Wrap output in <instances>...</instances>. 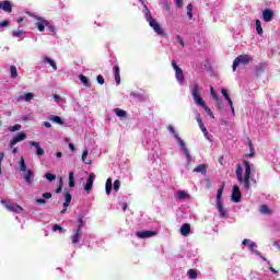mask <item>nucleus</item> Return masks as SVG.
Instances as JSON below:
<instances>
[{"label":"nucleus","instance_id":"nucleus-3","mask_svg":"<svg viewBox=\"0 0 280 280\" xmlns=\"http://www.w3.org/2000/svg\"><path fill=\"white\" fill-rule=\"evenodd\" d=\"M147 21L150 27H152L155 34H158V36H162V37L165 36V31H163V28L161 27V24H159V22H156V20L152 18V13H150V11L147 12Z\"/></svg>","mask_w":280,"mask_h":280},{"label":"nucleus","instance_id":"nucleus-7","mask_svg":"<svg viewBox=\"0 0 280 280\" xmlns=\"http://www.w3.org/2000/svg\"><path fill=\"white\" fill-rule=\"evenodd\" d=\"M0 202L1 205H4L8 211H12L13 213H19V211H23V208L16 203L8 202L4 199H2Z\"/></svg>","mask_w":280,"mask_h":280},{"label":"nucleus","instance_id":"nucleus-63","mask_svg":"<svg viewBox=\"0 0 280 280\" xmlns=\"http://www.w3.org/2000/svg\"><path fill=\"white\" fill-rule=\"evenodd\" d=\"M44 126H45V128H51V122L45 121V122H44Z\"/></svg>","mask_w":280,"mask_h":280},{"label":"nucleus","instance_id":"nucleus-36","mask_svg":"<svg viewBox=\"0 0 280 280\" xmlns=\"http://www.w3.org/2000/svg\"><path fill=\"white\" fill-rule=\"evenodd\" d=\"M20 170L21 172H27V164H25V159L23 158L20 160Z\"/></svg>","mask_w":280,"mask_h":280},{"label":"nucleus","instance_id":"nucleus-54","mask_svg":"<svg viewBox=\"0 0 280 280\" xmlns=\"http://www.w3.org/2000/svg\"><path fill=\"white\" fill-rule=\"evenodd\" d=\"M8 25H10L9 20H4V21L0 22V27H8Z\"/></svg>","mask_w":280,"mask_h":280},{"label":"nucleus","instance_id":"nucleus-40","mask_svg":"<svg viewBox=\"0 0 280 280\" xmlns=\"http://www.w3.org/2000/svg\"><path fill=\"white\" fill-rule=\"evenodd\" d=\"M22 100H24V102H30L34 100V94L28 92L22 97Z\"/></svg>","mask_w":280,"mask_h":280},{"label":"nucleus","instance_id":"nucleus-4","mask_svg":"<svg viewBox=\"0 0 280 280\" xmlns=\"http://www.w3.org/2000/svg\"><path fill=\"white\" fill-rule=\"evenodd\" d=\"M253 61V57L249 55H240L237 56L232 65V71H237V67H240V65H249V62Z\"/></svg>","mask_w":280,"mask_h":280},{"label":"nucleus","instance_id":"nucleus-50","mask_svg":"<svg viewBox=\"0 0 280 280\" xmlns=\"http://www.w3.org/2000/svg\"><path fill=\"white\" fill-rule=\"evenodd\" d=\"M167 130L171 132V135H174V137H176L177 133H176V129H174V126L168 125Z\"/></svg>","mask_w":280,"mask_h":280},{"label":"nucleus","instance_id":"nucleus-43","mask_svg":"<svg viewBox=\"0 0 280 280\" xmlns=\"http://www.w3.org/2000/svg\"><path fill=\"white\" fill-rule=\"evenodd\" d=\"M210 93L213 100H215V102H220V98L218 97V93H215V90H213V86L210 88Z\"/></svg>","mask_w":280,"mask_h":280},{"label":"nucleus","instance_id":"nucleus-38","mask_svg":"<svg viewBox=\"0 0 280 280\" xmlns=\"http://www.w3.org/2000/svg\"><path fill=\"white\" fill-rule=\"evenodd\" d=\"M69 187H75V178L73 177V172L69 173Z\"/></svg>","mask_w":280,"mask_h":280},{"label":"nucleus","instance_id":"nucleus-61","mask_svg":"<svg viewBox=\"0 0 280 280\" xmlns=\"http://www.w3.org/2000/svg\"><path fill=\"white\" fill-rule=\"evenodd\" d=\"M46 27L48 31H50L52 33L56 32V28L51 24H49V22H48V26H46Z\"/></svg>","mask_w":280,"mask_h":280},{"label":"nucleus","instance_id":"nucleus-12","mask_svg":"<svg viewBox=\"0 0 280 280\" xmlns=\"http://www.w3.org/2000/svg\"><path fill=\"white\" fill-rule=\"evenodd\" d=\"M275 16V11L270 10V9H266L262 11V21H265V23H270V21H272Z\"/></svg>","mask_w":280,"mask_h":280},{"label":"nucleus","instance_id":"nucleus-64","mask_svg":"<svg viewBox=\"0 0 280 280\" xmlns=\"http://www.w3.org/2000/svg\"><path fill=\"white\" fill-rule=\"evenodd\" d=\"M164 10L170 11V3H168V2H165V3H164Z\"/></svg>","mask_w":280,"mask_h":280},{"label":"nucleus","instance_id":"nucleus-6","mask_svg":"<svg viewBox=\"0 0 280 280\" xmlns=\"http://www.w3.org/2000/svg\"><path fill=\"white\" fill-rule=\"evenodd\" d=\"M171 65L175 71V78H176L177 82H179V84H184L185 83V74L183 73V69L180 67H178V65L174 60H172Z\"/></svg>","mask_w":280,"mask_h":280},{"label":"nucleus","instance_id":"nucleus-51","mask_svg":"<svg viewBox=\"0 0 280 280\" xmlns=\"http://www.w3.org/2000/svg\"><path fill=\"white\" fill-rule=\"evenodd\" d=\"M96 81H97L98 84H104V82H105L104 77L102 74H98L96 77Z\"/></svg>","mask_w":280,"mask_h":280},{"label":"nucleus","instance_id":"nucleus-20","mask_svg":"<svg viewBox=\"0 0 280 280\" xmlns=\"http://www.w3.org/2000/svg\"><path fill=\"white\" fill-rule=\"evenodd\" d=\"M209 168V165L207 164H200L195 167L194 172L196 174H207V170Z\"/></svg>","mask_w":280,"mask_h":280},{"label":"nucleus","instance_id":"nucleus-29","mask_svg":"<svg viewBox=\"0 0 280 280\" xmlns=\"http://www.w3.org/2000/svg\"><path fill=\"white\" fill-rule=\"evenodd\" d=\"M88 156H89V150L83 151L82 158H81L83 163H85V165H91L93 163V161H91V160L86 161Z\"/></svg>","mask_w":280,"mask_h":280},{"label":"nucleus","instance_id":"nucleus-1","mask_svg":"<svg viewBox=\"0 0 280 280\" xmlns=\"http://www.w3.org/2000/svg\"><path fill=\"white\" fill-rule=\"evenodd\" d=\"M243 165L245 167V174H244V167L242 165L237 164L236 165V178L243 187H245L247 190L250 189V162L244 160Z\"/></svg>","mask_w":280,"mask_h":280},{"label":"nucleus","instance_id":"nucleus-39","mask_svg":"<svg viewBox=\"0 0 280 280\" xmlns=\"http://www.w3.org/2000/svg\"><path fill=\"white\" fill-rule=\"evenodd\" d=\"M175 139H177L178 144L180 145V148H183V152H185V149H187V145H185V141H183V139H180L178 135H175Z\"/></svg>","mask_w":280,"mask_h":280},{"label":"nucleus","instance_id":"nucleus-59","mask_svg":"<svg viewBox=\"0 0 280 280\" xmlns=\"http://www.w3.org/2000/svg\"><path fill=\"white\" fill-rule=\"evenodd\" d=\"M177 40H178L179 45H182V47H185V42L183 40L180 35H177Z\"/></svg>","mask_w":280,"mask_h":280},{"label":"nucleus","instance_id":"nucleus-32","mask_svg":"<svg viewBox=\"0 0 280 280\" xmlns=\"http://www.w3.org/2000/svg\"><path fill=\"white\" fill-rule=\"evenodd\" d=\"M260 213L268 215V214L272 213V211L270 210V208H268V206L262 205V206H260Z\"/></svg>","mask_w":280,"mask_h":280},{"label":"nucleus","instance_id":"nucleus-8","mask_svg":"<svg viewBox=\"0 0 280 280\" xmlns=\"http://www.w3.org/2000/svg\"><path fill=\"white\" fill-rule=\"evenodd\" d=\"M232 202H242V191L240 186L234 185L232 190Z\"/></svg>","mask_w":280,"mask_h":280},{"label":"nucleus","instance_id":"nucleus-35","mask_svg":"<svg viewBox=\"0 0 280 280\" xmlns=\"http://www.w3.org/2000/svg\"><path fill=\"white\" fill-rule=\"evenodd\" d=\"M192 12H194V5H191V3H189L187 5V16H188L189 20L194 19Z\"/></svg>","mask_w":280,"mask_h":280},{"label":"nucleus","instance_id":"nucleus-17","mask_svg":"<svg viewBox=\"0 0 280 280\" xmlns=\"http://www.w3.org/2000/svg\"><path fill=\"white\" fill-rule=\"evenodd\" d=\"M24 180L25 183H27V185H32V183H34V171H26V173L24 174Z\"/></svg>","mask_w":280,"mask_h":280},{"label":"nucleus","instance_id":"nucleus-18","mask_svg":"<svg viewBox=\"0 0 280 280\" xmlns=\"http://www.w3.org/2000/svg\"><path fill=\"white\" fill-rule=\"evenodd\" d=\"M197 122L200 130L203 132L206 139L209 140V131L207 130V127H205V122H202V119L200 118V116L197 117Z\"/></svg>","mask_w":280,"mask_h":280},{"label":"nucleus","instance_id":"nucleus-49","mask_svg":"<svg viewBox=\"0 0 280 280\" xmlns=\"http://www.w3.org/2000/svg\"><path fill=\"white\" fill-rule=\"evenodd\" d=\"M5 158V153L0 152V176H2L3 172H1V163H3V159Z\"/></svg>","mask_w":280,"mask_h":280},{"label":"nucleus","instance_id":"nucleus-42","mask_svg":"<svg viewBox=\"0 0 280 280\" xmlns=\"http://www.w3.org/2000/svg\"><path fill=\"white\" fill-rule=\"evenodd\" d=\"M120 187H121V182L119 179H116L114 182V191H119Z\"/></svg>","mask_w":280,"mask_h":280},{"label":"nucleus","instance_id":"nucleus-37","mask_svg":"<svg viewBox=\"0 0 280 280\" xmlns=\"http://www.w3.org/2000/svg\"><path fill=\"white\" fill-rule=\"evenodd\" d=\"M184 154L187 159V165H191V153H189L188 149H184Z\"/></svg>","mask_w":280,"mask_h":280},{"label":"nucleus","instance_id":"nucleus-57","mask_svg":"<svg viewBox=\"0 0 280 280\" xmlns=\"http://www.w3.org/2000/svg\"><path fill=\"white\" fill-rule=\"evenodd\" d=\"M52 231L56 232V231H62V226L58 225V224H55L52 226Z\"/></svg>","mask_w":280,"mask_h":280},{"label":"nucleus","instance_id":"nucleus-11","mask_svg":"<svg viewBox=\"0 0 280 280\" xmlns=\"http://www.w3.org/2000/svg\"><path fill=\"white\" fill-rule=\"evenodd\" d=\"M27 139V135L25 132H19L15 138H13L10 142L11 148H14L16 143H20V141H25Z\"/></svg>","mask_w":280,"mask_h":280},{"label":"nucleus","instance_id":"nucleus-28","mask_svg":"<svg viewBox=\"0 0 280 280\" xmlns=\"http://www.w3.org/2000/svg\"><path fill=\"white\" fill-rule=\"evenodd\" d=\"M50 121H54V124H58L59 126L65 125V121H62L60 116H50Z\"/></svg>","mask_w":280,"mask_h":280},{"label":"nucleus","instance_id":"nucleus-30","mask_svg":"<svg viewBox=\"0 0 280 280\" xmlns=\"http://www.w3.org/2000/svg\"><path fill=\"white\" fill-rule=\"evenodd\" d=\"M187 276L189 279H198V272L196 271V269H189L187 271Z\"/></svg>","mask_w":280,"mask_h":280},{"label":"nucleus","instance_id":"nucleus-14","mask_svg":"<svg viewBox=\"0 0 280 280\" xmlns=\"http://www.w3.org/2000/svg\"><path fill=\"white\" fill-rule=\"evenodd\" d=\"M80 240H82V230L77 228L73 230L72 244H80Z\"/></svg>","mask_w":280,"mask_h":280},{"label":"nucleus","instance_id":"nucleus-44","mask_svg":"<svg viewBox=\"0 0 280 280\" xmlns=\"http://www.w3.org/2000/svg\"><path fill=\"white\" fill-rule=\"evenodd\" d=\"M21 125H14V126H11L10 128H9V130H10V132H16V131H19V130H21Z\"/></svg>","mask_w":280,"mask_h":280},{"label":"nucleus","instance_id":"nucleus-62","mask_svg":"<svg viewBox=\"0 0 280 280\" xmlns=\"http://www.w3.org/2000/svg\"><path fill=\"white\" fill-rule=\"evenodd\" d=\"M68 145L71 152H75V145L73 143H69Z\"/></svg>","mask_w":280,"mask_h":280},{"label":"nucleus","instance_id":"nucleus-53","mask_svg":"<svg viewBox=\"0 0 280 280\" xmlns=\"http://www.w3.org/2000/svg\"><path fill=\"white\" fill-rule=\"evenodd\" d=\"M36 202L38 205H47V199L46 198H38V199H36Z\"/></svg>","mask_w":280,"mask_h":280},{"label":"nucleus","instance_id":"nucleus-25","mask_svg":"<svg viewBox=\"0 0 280 280\" xmlns=\"http://www.w3.org/2000/svg\"><path fill=\"white\" fill-rule=\"evenodd\" d=\"M44 62H47L48 65H50V67L54 69V71H58V66L56 65V61H54V59L46 57L44 59Z\"/></svg>","mask_w":280,"mask_h":280},{"label":"nucleus","instance_id":"nucleus-55","mask_svg":"<svg viewBox=\"0 0 280 280\" xmlns=\"http://www.w3.org/2000/svg\"><path fill=\"white\" fill-rule=\"evenodd\" d=\"M221 93H222V95L225 97V100H229V98H230V96H229V91H226L225 89H222V90H221Z\"/></svg>","mask_w":280,"mask_h":280},{"label":"nucleus","instance_id":"nucleus-26","mask_svg":"<svg viewBox=\"0 0 280 280\" xmlns=\"http://www.w3.org/2000/svg\"><path fill=\"white\" fill-rule=\"evenodd\" d=\"M79 80L82 82L83 86H91V82H89V78L84 74H79Z\"/></svg>","mask_w":280,"mask_h":280},{"label":"nucleus","instance_id":"nucleus-15","mask_svg":"<svg viewBox=\"0 0 280 280\" xmlns=\"http://www.w3.org/2000/svg\"><path fill=\"white\" fill-rule=\"evenodd\" d=\"M93 180H95V175L93 173H91L88 177V182L84 187V190L86 191V194H89V191H91V189H93Z\"/></svg>","mask_w":280,"mask_h":280},{"label":"nucleus","instance_id":"nucleus-34","mask_svg":"<svg viewBox=\"0 0 280 280\" xmlns=\"http://www.w3.org/2000/svg\"><path fill=\"white\" fill-rule=\"evenodd\" d=\"M10 73H11V78H13V79L19 78V72L16 71V66L10 67Z\"/></svg>","mask_w":280,"mask_h":280},{"label":"nucleus","instance_id":"nucleus-52","mask_svg":"<svg viewBox=\"0 0 280 280\" xmlns=\"http://www.w3.org/2000/svg\"><path fill=\"white\" fill-rule=\"evenodd\" d=\"M62 191V178L59 179V186L56 189V194H60Z\"/></svg>","mask_w":280,"mask_h":280},{"label":"nucleus","instance_id":"nucleus-21","mask_svg":"<svg viewBox=\"0 0 280 280\" xmlns=\"http://www.w3.org/2000/svg\"><path fill=\"white\" fill-rule=\"evenodd\" d=\"M264 71H266V63L260 62L256 66V71H255V75L256 78H259V75H261V73H264Z\"/></svg>","mask_w":280,"mask_h":280},{"label":"nucleus","instance_id":"nucleus-10","mask_svg":"<svg viewBox=\"0 0 280 280\" xmlns=\"http://www.w3.org/2000/svg\"><path fill=\"white\" fill-rule=\"evenodd\" d=\"M137 237L140 240H148V237H154L156 235L155 231H140L136 233Z\"/></svg>","mask_w":280,"mask_h":280},{"label":"nucleus","instance_id":"nucleus-60","mask_svg":"<svg viewBox=\"0 0 280 280\" xmlns=\"http://www.w3.org/2000/svg\"><path fill=\"white\" fill-rule=\"evenodd\" d=\"M175 5L177 8H183V0H175Z\"/></svg>","mask_w":280,"mask_h":280},{"label":"nucleus","instance_id":"nucleus-31","mask_svg":"<svg viewBox=\"0 0 280 280\" xmlns=\"http://www.w3.org/2000/svg\"><path fill=\"white\" fill-rule=\"evenodd\" d=\"M243 246H249V248H257V244L250 242V240L248 238L243 240Z\"/></svg>","mask_w":280,"mask_h":280},{"label":"nucleus","instance_id":"nucleus-19","mask_svg":"<svg viewBox=\"0 0 280 280\" xmlns=\"http://www.w3.org/2000/svg\"><path fill=\"white\" fill-rule=\"evenodd\" d=\"M191 233V225L189 223H184L180 228V235H184V237H187Z\"/></svg>","mask_w":280,"mask_h":280},{"label":"nucleus","instance_id":"nucleus-2","mask_svg":"<svg viewBox=\"0 0 280 280\" xmlns=\"http://www.w3.org/2000/svg\"><path fill=\"white\" fill-rule=\"evenodd\" d=\"M191 95L195 101V104H197V106H201V108L206 110L209 117L213 119V112L211 110V108L207 106L205 100H202V94L200 93V85H198V83L192 84Z\"/></svg>","mask_w":280,"mask_h":280},{"label":"nucleus","instance_id":"nucleus-58","mask_svg":"<svg viewBox=\"0 0 280 280\" xmlns=\"http://www.w3.org/2000/svg\"><path fill=\"white\" fill-rule=\"evenodd\" d=\"M247 143L249 145V151H255V147L253 145V141H250V139L247 140Z\"/></svg>","mask_w":280,"mask_h":280},{"label":"nucleus","instance_id":"nucleus-16","mask_svg":"<svg viewBox=\"0 0 280 280\" xmlns=\"http://www.w3.org/2000/svg\"><path fill=\"white\" fill-rule=\"evenodd\" d=\"M38 21L36 23V27L39 32H45V27L49 26V21L45 20V19H42V18H38Z\"/></svg>","mask_w":280,"mask_h":280},{"label":"nucleus","instance_id":"nucleus-45","mask_svg":"<svg viewBox=\"0 0 280 280\" xmlns=\"http://www.w3.org/2000/svg\"><path fill=\"white\" fill-rule=\"evenodd\" d=\"M78 222H79V225L77 229H83L84 228V218L83 217H79L78 218Z\"/></svg>","mask_w":280,"mask_h":280},{"label":"nucleus","instance_id":"nucleus-56","mask_svg":"<svg viewBox=\"0 0 280 280\" xmlns=\"http://www.w3.org/2000/svg\"><path fill=\"white\" fill-rule=\"evenodd\" d=\"M43 198H44L45 200H49V198H51V192H44V194H43Z\"/></svg>","mask_w":280,"mask_h":280},{"label":"nucleus","instance_id":"nucleus-22","mask_svg":"<svg viewBox=\"0 0 280 280\" xmlns=\"http://www.w3.org/2000/svg\"><path fill=\"white\" fill-rule=\"evenodd\" d=\"M1 10L8 13L12 12V2L11 1L1 2Z\"/></svg>","mask_w":280,"mask_h":280},{"label":"nucleus","instance_id":"nucleus-5","mask_svg":"<svg viewBox=\"0 0 280 280\" xmlns=\"http://www.w3.org/2000/svg\"><path fill=\"white\" fill-rule=\"evenodd\" d=\"M224 191V182L222 186L217 191V209L221 215V218L226 217V210H224V206L222 205V194Z\"/></svg>","mask_w":280,"mask_h":280},{"label":"nucleus","instance_id":"nucleus-27","mask_svg":"<svg viewBox=\"0 0 280 280\" xmlns=\"http://www.w3.org/2000/svg\"><path fill=\"white\" fill-rule=\"evenodd\" d=\"M256 32L258 36H264V28L261 27V21L256 20Z\"/></svg>","mask_w":280,"mask_h":280},{"label":"nucleus","instance_id":"nucleus-13","mask_svg":"<svg viewBox=\"0 0 280 280\" xmlns=\"http://www.w3.org/2000/svg\"><path fill=\"white\" fill-rule=\"evenodd\" d=\"M30 145H33V148L36 149L37 156H45V149L40 147V142L31 141Z\"/></svg>","mask_w":280,"mask_h":280},{"label":"nucleus","instance_id":"nucleus-9","mask_svg":"<svg viewBox=\"0 0 280 280\" xmlns=\"http://www.w3.org/2000/svg\"><path fill=\"white\" fill-rule=\"evenodd\" d=\"M65 202H63V209L60 211V213H67V210L69 209V205H71V192L69 190H65Z\"/></svg>","mask_w":280,"mask_h":280},{"label":"nucleus","instance_id":"nucleus-23","mask_svg":"<svg viewBox=\"0 0 280 280\" xmlns=\"http://www.w3.org/2000/svg\"><path fill=\"white\" fill-rule=\"evenodd\" d=\"M114 78L116 80V84H121V75L119 74V66L114 67Z\"/></svg>","mask_w":280,"mask_h":280},{"label":"nucleus","instance_id":"nucleus-47","mask_svg":"<svg viewBox=\"0 0 280 280\" xmlns=\"http://www.w3.org/2000/svg\"><path fill=\"white\" fill-rule=\"evenodd\" d=\"M24 32L23 31H13L12 32V36H14L15 38H21V36H23Z\"/></svg>","mask_w":280,"mask_h":280},{"label":"nucleus","instance_id":"nucleus-33","mask_svg":"<svg viewBox=\"0 0 280 280\" xmlns=\"http://www.w3.org/2000/svg\"><path fill=\"white\" fill-rule=\"evenodd\" d=\"M114 113L117 115V117H126V115H128L126 113V110L121 109V108H115Z\"/></svg>","mask_w":280,"mask_h":280},{"label":"nucleus","instance_id":"nucleus-24","mask_svg":"<svg viewBox=\"0 0 280 280\" xmlns=\"http://www.w3.org/2000/svg\"><path fill=\"white\" fill-rule=\"evenodd\" d=\"M105 191L107 196H110V192L113 191V179L107 178L106 184H105Z\"/></svg>","mask_w":280,"mask_h":280},{"label":"nucleus","instance_id":"nucleus-48","mask_svg":"<svg viewBox=\"0 0 280 280\" xmlns=\"http://www.w3.org/2000/svg\"><path fill=\"white\" fill-rule=\"evenodd\" d=\"M205 183H206L207 189H211V187H212V185H213V183L211 182V179H210V178H206V179H205Z\"/></svg>","mask_w":280,"mask_h":280},{"label":"nucleus","instance_id":"nucleus-41","mask_svg":"<svg viewBox=\"0 0 280 280\" xmlns=\"http://www.w3.org/2000/svg\"><path fill=\"white\" fill-rule=\"evenodd\" d=\"M177 198H179V200H185V198H187V192L185 190H179L177 192Z\"/></svg>","mask_w":280,"mask_h":280},{"label":"nucleus","instance_id":"nucleus-46","mask_svg":"<svg viewBox=\"0 0 280 280\" xmlns=\"http://www.w3.org/2000/svg\"><path fill=\"white\" fill-rule=\"evenodd\" d=\"M45 178L49 182L51 180H56V175L51 174V173H46L45 174Z\"/></svg>","mask_w":280,"mask_h":280}]
</instances>
